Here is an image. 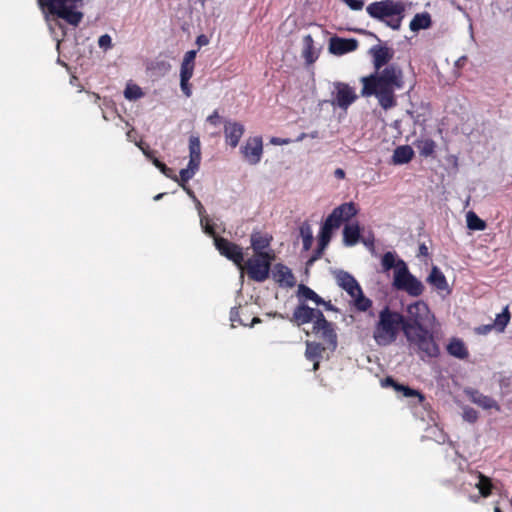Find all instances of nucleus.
Wrapping results in <instances>:
<instances>
[{
	"mask_svg": "<svg viewBox=\"0 0 512 512\" xmlns=\"http://www.w3.org/2000/svg\"><path fill=\"white\" fill-rule=\"evenodd\" d=\"M363 96L375 95L380 106L385 109H391L396 106L397 101L395 91L404 86V75L402 69L396 64H390L380 71L362 77Z\"/></svg>",
	"mask_w": 512,
	"mask_h": 512,
	"instance_id": "nucleus-1",
	"label": "nucleus"
},
{
	"mask_svg": "<svg viewBox=\"0 0 512 512\" xmlns=\"http://www.w3.org/2000/svg\"><path fill=\"white\" fill-rule=\"evenodd\" d=\"M356 214L357 208L353 202L343 203L333 209L321 227L318 248L311 257L309 261L310 263L322 256L323 251L326 249L332 238L333 230L338 229L343 222L350 221V219Z\"/></svg>",
	"mask_w": 512,
	"mask_h": 512,
	"instance_id": "nucleus-2",
	"label": "nucleus"
},
{
	"mask_svg": "<svg viewBox=\"0 0 512 512\" xmlns=\"http://www.w3.org/2000/svg\"><path fill=\"white\" fill-rule=\"evenodd\" d=\"M431 330L432 326L403 327V333L408 342L410 351L418 354L422 360L435 358L440 353L439 346Z\"/></svg>",
	"mask_w": 512,
	"mask_h": 512,
	"instance_id": "nucleus-3",
	"label": "nucleus"
},
{
	"mask_svg": "<svg viewBox=\"0 0 512 512\" xmlns=\"http://www.w3.org/2000/svg\"><path fill=\"white\" fill-rule=\"evenodd\" d=\"M367 14L392 30H399L405 17L406 4L400 0H381L366 7Z\"/></svg>",
	"mask_w": 512,
	"mask_h": 512,
	"instance_id": "nucleus-4",
	"label": "nucleus"
},
{
	"mask_svg": "<svg viewBox=\"0 0 512 512\" xmlns=\"http://www.w3.org/2000/svg\"><path fill=\"white\" fill-rule=\"evenodd\" d=\"M403 326L404 315L385 307L379 312L373 338L379 346H388L396 341L399 331H403Z\"/></svg>",
	"mask_w": 512,
	"mask_h": 512,
	"instance_id": "nucleus-5",
	"label": "nucleus"
},
{
	"mask_svg": "<svg viewBox=\"0 0 512 512\" xmlns=\"http://www.w3.org/2000/svg\"><path fill=\"white\" fill-rule=\"evenodd\" d=\"M42 9H47L52 15L63 19L68 24L78 26L83 19V13L77 9L83 0H37Z\"/></svg>",
	"mask_w": 512,
	"mask_h": 512,
	"instance_id": "nucleus-6",
	"label": "nucleus"
},
{
	"mask_svg": "<svg viewBox=\"0 0 512 512\" xmlns=\"http://www.w3.org/2000/svg\"><path fill=\"white\" fill-rule=\"evenodd\" d=\"M275 253H261L250 257L243 266L248 277L255 282H264L269 278L271 263L275 260Z\"/></svg>",
	"mask_w": 512,
	"mask_h": 512,
	"instance_id": "nucleus-7",
	"label": "nucleus"
},
{
	"mask_svg": "<svg viewBox=\"0 0 512 512\" xmlns=\"http://www.w3.org/2000/svg\"><path fill=\"white\" fill-rule=\"evenodd\" d=\"M435 321L434 315L431 313L428 305L423 301H416L408 305L406 316H404V326L426 327L433 326Z\"/></svg>",
	"mask_w": 512,
	"mask_h": 512,
	"instance_id": "nucleus-8",
	"label": "nucleus"
},
{
	"mask_svg": "<svg viewBox=\"0 0 512 512\" xmlns=\"http://www.w3.org/2000/svg\"><path fill=\"white\" fill-rule=\"evenodd\" d=\"M398 266L393 285L399 290L406 291L411 296H420L424 291L422 282L409 272L405 262H400Z\"/></svg>",
	"mask_w": 512,
	"mask_h": 512,
	"instance_id": "nucleus-9",
	"label": "nucleus"
},
{
	"mask_svg": "<svg viewBox=\"0 0 512 512\" xmlns=\"http://www.w3.org/2000/svg\"><path fill=\"white\" fill-rule=\"evenodd\" d=\"M197 210L200 217V225L203 232L213 238L215 247L219 251L221 255H224V238L220 236L217 232L218 225L208 214H206V210L201 204L200 201L197 202Z\"/></svg>",
	"mask_w": 512,
	"mask_h": 512,
	"instance_id": "nucleus-10",
	"label": "nucleus"
},
{
	"mask_svg": "<svg viewBox=\"0 0 512 512\" xmlns=\"http://www.w3.org/2000/svg\"><path fill=\"white\" fill-rule=\"evenodd\" d=\"M312 333L319 335L327 344V348L335 350L337 347V334L334 324L327 321L324 315L320 316L312 326Z\"/></svg>",
	"mask_w": 512,
	"mask_h": 512,
	"instance_id": "nucleus-11",
	"label": "nucleus"
},
{
	"mask_svg": "<svg viewBox=\"0 0 512 512\" xmlns=\"http://www.w3.org/2000/svg\"><path fill=\"white\" fill-rule=\"evenodd\" d=\"M244 160L250 165L260 162L263 153V142L259 136L250 137L240 149Z\"/></svg>",
	"mask_w": 512,
	"mask_h": 512,
	"instance_id": "nucleus-12",
	"label": "nucleus"
},
{
	"mask_svg": "<svg viewBox=\"0 0 512 512\" xmlns=\"http://www.w3.org/2000/svg\"><path fill=\"white\" fill-rule=\"evenodd\" d=\"M323 312L319 309L309 307L305 303H300L295 309L289 320L297 326L304 325L309 322L315 323Z\"/></svg>",
	"mask_w": 512,
	"mask_h": 512,
	"instance_id": "nucleus-13",
	"label": "nucleus"
},
{
	"mask_svg": "<svg viewBox=\"0 0 512 512\" xmlns=\"http://www.w3.org/2000/svg\"><path fill=\"white\" fill-rule=\"evenodd\" d=\"M369 53L373 57V65L375 71H380L384 67L390 65L389 62L394 56V51L392 48L380 45L373 46L369 50Z\"/></svg>",
	"mask_w": 512,
	"mask_h": 512,
	"instance_id": "nucleus-14",
	"label": "nucleus"
},
{
	"mask_svg": "<svg viewBox=\"0 0 512 512\" xmlns=\"http://www.w3.org/2000/svg\"><path fill=\"white\" fill-rule=\"evenodd\" d=\"M336 93L333 100V104H336L342 109H346L351 105L357 98L354 90L344 83H336Z\"/></svg>",
	"mask_w": 512,
	"mask_h": 512,
	"instance_id": "nucleus-15",
	"label": "nucleus"
},
{
	"mask_svg": "<svg viewBox=\"0 0 512 512\" xmlns=\"http://www.w3.org/2000/svg\"><path fill=\"white\" fill-rule=\"evenodd\" d=\"M358 41L356 39H344L332 37L329 41V51L334 55H343L356 50Z\"/></svg>",
	"mask_w": 512,
	"mask_h": 512,
	"instance_id": "nucleus-16",
	"label": "nucleus"
},
{
	"mask_svg": "<svg viewBox=\"0 0 512 512\" xmlns=\"http://www.w3.org/2000/svg\"><path fill=\"white\" fill-rule=\"evenodd\" d=\"M466 395L471 402L485 410L495 409L496 411H500L499 404L493 398L480 393L478 390L468 389L466 390Z\"/></svg>",
	"mask_w": 512,
	"mask_h": 512,
	"instance_id": "nucleus-17",
	"label": "nucleus"
},
{
	"mask_svg": "<svg viewBox=\"0 0 512 512\" xmlns=\"http://www.w3.org/2000/svg\"><path fill=\"white\" fill-rule=\"evenodd\" d=\"M273 279L280 285L293 287L295 285V277L292 271L283 264H276L272 270Z\"/></svg>",
	"mask_w": 512,
	"mask_h": 512,
	"instance_id": "nucleus-18",
	"label": "nucleus"
},
{
	"mask_svg": "<svg viewBox=\"0 0 512 512\" xmlns=\"http://www.w3.org/2000/svg\"><path fill=\"white\" fill-rule=\"evenodd\" d=\"M272 241V236L269 234H263L261 232H255L251 235V246L255 255L261 253H269L274 252L270 249V243Z\"/></svg>",
	"mask_w": 512,
	"mask_h": 512,
	"instance_id": "nucleus-19",
	"label": "nucleus"
},
{
	"mask_svg": "<svg viewBox=\"0 0 512 512\" xmlns=\"http://www.w3.org/2000/svg\"><path fill=\"white\" fill-rule=\"evenodd\" d=\"M427 282L439 291H446L447 293H450L446 277L437 266L432 267L431 272L427 277Z\"/></svg>",
	"mask_w": 512,
	"mask_h": 512,
	"instance_id": "nucleus-20",
	"label": "nucleus"
},
{
	"mask_svg": "<svg viewBox=\"0 0 512 512\" xmlns=\"http://www.w3.org/2000/svg\"><path fill=\"white\" fill-rule=\"evenodd\" d=\"M196 55L197 50H190L187 51L183 57L180 68V78H184V81L186 79H191L193 76Z\"/></svg>",
	"mask_w": 512,
	"mask_h": 512,
	"instance_id": "nucleus-21",
	"label": "nucleus"
},
{
	"mask_svg": "<svg viewBox=\"0 0 512 512\" xmlns=\"http://www.w3.org/2000/svg\"><path fill=\"white\" fill-rule=\"evenodd\" d=\"M360 226L358 223L346 224L343 229V243L345 246H354L360 241Z\"/></svg>",
	"mask_w": 512,
	"mask_h": 512,
	"instance_id": "nucleus-22",
	"label": "nucleus"
},
{
	"mask_svg": "<svg viewBox=\"0 0 512 512\" xmlns=\"http://www.w3.org/2000/svg\"><path fill=\"white\" fill-rule=\"evenodd\" d=\"M245 129L241 123L226 121V139L230 140V145L236 147L242 137Z\"/></svg>",
	"mask_w": 512,
	"mask_h": 512,
	"instance_id": "nucleus-23",
	"label": "nucleus"
},
{
	"mask_svg": "<svg viewBox=\"0 0 512 512\" xmlns=\"http://www.w3.org/2000/svg\"><path fill=\"white\" fill-rule=\"evenodd\" d=\"M414 151L409 145H402L394 150L392 160L394 164H406L412 160Z\"/></svg>",
	"mask_w": 512,
	"mask_h": 512,
	"instance_id": "nucleus-24",
	"label": "nucleus"
},
{
	"mask_svg": "<svg viewBox=\"0 0 512 512\" xmlns=\"http://www.w3.org/2000/svg\"><path fill=\"white\" fill-rule=\"evenodd\" d=\"M225 253H226V258L232 260L238 267L241 271H243V260H244V256H243V252H242V249L227 241L226 240V248H225Z\"/></svg>",
	"mask_w": 512,
	"mask_h": 512,
	"instance_id": "nucleus-25",
	"label": "nucleus"
},
{
	"mask_svg": "<svg viewBox=\"0 0 512 512\" xmlns=\"http://www.w3.org/2000/svg\"><path fill=\"white\" fill-rule=\"evenodd\" d=\"M189 153V162L194 166H199L201 161V144L197 136H190L189 138Z\"/></svg>",
	"mask_w": 512,
	"mask_h": 512,
	"instance_id": "nucleus-26",
	"label": "nucleus"
},
{
	"mask_svg": "<svg viewBox=\"0 0 512 512\" xmlns=\"http://www.w3.org/2000/svg\"><path fill=\"white\" fill-rule=\"evenodd\" d=\"M447 351L450 355L459 359H465L468 357V351L465 344L460 339H452L447 346Z\"/></svg>",
	"mask_w": 512,
	"mask_h": 512,
	"instance_id": "nucleus-27",
	"label": "nucleus"
},
{
	"mask_svg": "<svg viewBox=\"0 0 512 512\" xmlns=\"http://www.w3.org/2000/svg\"><path fill=\"white\" fill-rule=\"evenodd\" d=\"M409 26L410 29L414 32L421 29H427L431 26V17L427 12L416 14L410 22Z\"/></svg>",
	"mask_w": 512,
	"mask_h": 512,
	"instance_id": "nucleus-28",
	"label": "nucleus"
},
{
	"mask_svg": "<svg viewBox=\"0 0 512 512\" xmlns=\"http://www.w3.org/2000/svg\"><path fill=\"white\" fill-rule=\"evenodd\" d=\"M313 44L314 41L311 35H306L303 38V56L307 63H313L317 58Z\"/></svg>",
	"mask_w": 512,
	"mask_h": 512,
	"instance_id": "nucleus-29",
	"label": "nucleus"
},
{
	"mask_svg": "<svg viewBox=\"0 0 512 512\" xmlns=\"http://www.w3.org/2000/svg\"><path fill=\"white\" fill-rule=\"evenodd\" d=\"M476 476L478 478V482L475 484L476 488L479 490L482 497H488L494 487L491 483V479L480 472H478Z\"/></svg>",
	"mask_w": 512,
	"mask_h": 512,
	"instance_id": "nucleus-30",
	"label": "nucleus"
},
{
	"mask_svg": "<svg viewBox=\"0 0 512 512\" xmlns=\"http://www.w3.org/2000/svg\"><path fill=\"white\" fill-rule=\"evenodd\" d=\"M400 262H404L402 259H396V255L393 252H386L382 257V267L384 271H389L394 268V274L397 272L398 265Z\"/></svg>",
	"mask_w": 512,
	"mask_h": 512,
	"instance_id": "nucleus-31",
	"label": "nucleus"
},
{
	"mask_svg": "<svg viewBox=\"0 0 512 512\" xmlns=\"http://www.w3.org/2000/svg\"><path fill=\"white\" fill-rule=\"evenodd\" d=\"M298 296L307 300H312L316 303V305H320V303H324V299H322L318 294H316L311 288L304 284H300L298 286Z\"/></svg>",
	"mask_w": 512,
	"mask_h": 512,
	"instance_id": "nucleus-32",
	"label": "nucleus"
},
{
	"mask_svg": "<svg viewBox=\"0 0 512 512\" xmlns=\"http://www.w3.org/2000/svg\"><path fill=\"white\" fill-rule=\"evenodd\" d=\"M198 168L199 166H194L189 162L187 168L180 170L177 182L183 189H186L187 182L195 175Z\"/></svg>",
	"mask_w": 512,
	"mask_h": 512,
	"instance_id": "nucleus-33",
	"label": "nucleus"
},
{
	"mask_svg": "<svg viewBox=\"0 0 512 512\" xmlns=\"http://www.w3.org/2000/svg\"><path fill=\"white\" fill-rule=\"evenodd\" d=\"M416 148L418 149L420 155L424 157L431 156L435 150V142L431 139H421L416 141Z\"/></svg>",
	"mask_w": 512,
	"mask_h": 512,
	"instance_id": "nucleus-34",
	"label": "nucleus"
},
{
	"mask_svg": "<svg viewBox=\"0 0 512 512\" xmlns=\"http://www.w3.org/2000/svg\"><path fill=\"white\" fill-rule=\"evenodd\" d=\"M467 227L470 230L482 231L486 228V223L480 219L475 212L469 211L466 215Z\"/></svg>",
	"mask_w": 512,
	"mask_h": 512,
	"instance_id": "nucleus-35",
	"label": "nucleus"
},
{
	"mask_svg": "<svg viewBox=\"0 0 512 512\" xmlns=\"http://www.w3.org/2000/svg\"><path fill=\"white\" fill-rule=\"evenodd\" d=\"M300 235L303 241V249L308 251L313 243V232L309 224L304 223L300 227Z\"/></svg>",
	"mask_w": 512,
	"mask_h": 512,
	"instance_id": "nucleus-36",
	"label": "nucleus"
},
{
	"mask_svg": "<svg viewBox=\"0 0 512 512\" xmlns=\"http://www.w3.org/2000/svg\"><path fill=\"white\" fill-rule=\"evenodd\" d=\"M510 320V313L508 310V307H505L502 313L498 314L494 320V329H496L498 332H503L509 323Z\"/></svg>",
	"mask_w": 512,
	"mask_h": 512,
	"instance_id": "nucleus-37",
	"label": "nucleus"
},
{
	"mask_svg": "<svg viewBox=\"0 0 512 512\" xmlns=\"http://www.w3.org/2000/svg\"><path fill=\"white\" fill-rule=\"evenodd\" d=\"M325 348L320 343L307 342L305 355L308 359L314 360L321 357V354Z\"/></svg>",
	"mask_w": 512,
	"mask_h": 512,
	"instance_id": "nucleus-38",
	"label": "nucleus"
},
{
	"mask_svg": "<svg viewBox=\"0 0 512 512\" xmlns=\"http://www.w3.org/2000/svg\"><path fill=\"white\" fill-rule=\"evenodd\" d=\"M124 96L127 100L135 101L144 96L142 89L136 84H127L124 90Z\"/></svg>",
	"mask_w": 512,
	"mask_h": 512,
	"instance_id": "nucleus-39",
	"label": "nucleus"
},
{
	"mask_svg": "<svg viewBox=\"0 0 512 512\" xmlns=\"http://www.w3.org/2000/svg\"><path fill=\"white\" fill-rule=\"evenodd\" d=\"M335 275L337 284L343 289L356 282V279L346 271L340 270L336 272Z\"/></svg>",
	"mask_w": 512,
	"mask_h": 512,
	"instance_id": "nucleus-40",
	"label": "nucleus"
},
{
	"mask_svg": "<svg viewBox=\"0 0 512 512\" xmlns=\"http://www.w3.org/2000/svg\"><path fill=\"white\" fill-rule=\"evenodd\" d=\"M353 300H354L356 308L360 311H366L372 305V301L370 299L366 298L362 291H361L360 295H357Z\"/></svg>",
	"mask_w": 512,
	"mask_h": 512,
	"instance_id": "nucleus-41",
	"label": "nucleus"
},
{
	"mask_svg": "<svg viewBox=\"0 0 512 512\" xmlns=\"http://www.w3.org/2000/svg\"><path fill=\"white\" fill-rule=\"evenodd\" d=\"M383 387H392L398 394L401 393V390H404L406 385L397 383L392 377H386L382 381Z\"/></svg>",
	"mask_w": 512,
	"mask_h": 512,
	"instance_id": "nucleus-42",
	"label": "nucleus"
},
{
	"mask_svg": "<svg viewBox=\"0 0 512 512\" xmlns=\"http://www.w3.org/2000/svg\"><path fill=\"white\" fill-rule=\"evenodd\" d=\"M400 394L406 398L416 397L419 402L424 400V396L418 390H414L408 386H405L404 390H401Z\"/></svg>",
	"mask_w": 512,
	"mask_h": 512,
	"instance_id": "nucleus-43",
	"label": "nucleus"
},
{
	"mask_svg": "<svg viewBox=\"0 0 512 512\" xmlns=\"http://www.w3.org/2000/svg\"><path fill=\"white\" fill-rule=\"evenodd\" d=\"M400 394L406 398L416 397L419 402L424 400V396L418 390H414L408 386H405L404 390H401Z\"/></svg>",
	"mask_w": 512,
	"mask_h": 512,
	"instance_id": "nucleus-44",
	"label": "nucleus"
},
{
	"mask_svg": "<svg viewBox=\"0 0 512 512\" xmlns=\"http://www.w3.org/2000/svg\"><path fill=\"white\" fill-rule=\"evenodd\" d=\"M98 45L101 49L104 51H107L112 48V38L108 34H104L99 37L98 39Z\"/></svg>",
	"mask_w": 512,
	"mask_h": 512,
	"instance_id": "nucleus-45",
	"label": "nucleus"
},
{
	"mask_svg": "<svg viewBox=\"0 0 512 512\" xmlns=\"http://www.w3.org/2000/svg\"><path fill=\"white\" fill-rule=\"evenodd\" d=\"M463 418L464 420L473 423L478 418V413L473 408H465L463 412Z\"/></svg>",
	"mask_w": 512,
	"mask_h": 512,
	"instance_id": "nucleus-46",
	"label": "nucleus"
},
{
	"mask_svg": "<svg viewBox=\"0 0 512 512\" xmlns=\"http://www.w3.org/2000/svg\"><path fill=\"white\" fill-rule=\"evenodd\" d=\"M344 290L351 296V298H355L357 295H360L362 289L360 287V285L358 284V282H354L353 284H351L350 286H348L347 288H344Z\"/></svg>",
	"mask_w": 512,
	"mask_h": 512,
	"instance_id": "nucleus-47",
	"label": "nucleus"
},
{
	"mask_svg": "<svg viewBox=\"0 0 512 512\" xmlns=\"http://www.w3.org/2000/svg\"><path fill=\"white\" fill-rule=\"evenodd\" d=\"M230 321H231V326L232 327L236 326L235 325L236 322H238V323H240V324H242L244 326H247V324L242 319L239 318V310L236 309V308H233L230 311Z\"/></svg>",
	"mask_w": 512,
	"mask_h": 512,
	"instance_id": "nucleus-48",
	"label": "nucleus"
},
{
	"mask_svg": "<svg viewBox=\"0 0 512 512\" xmlns=\"http://www.w3.org/2000/svg\"><path fill=\"white\" fill-rule=\"evenodd\" d=\"M190 79H186L184 81V78H180V87L182 92L185 94V96L190 97L192 94L191 85L189 83Z\"/></svg>",
	"mask_w": 512,
	"mask_h": 512,
	"instance_id": "nucleus-49",
	"label": "nucleus"
},
{
	"mask_svg": "<svg viewBox=\"0 0 512 512\" xmlns=\"http://www.w3.org/2000/svg\"><path fill=\"white\" fill-rule=\"evenodd\" d=\"M352 10H361L364 6L362 0H343Z\"/></svg>",
	"mask_w": 512,
	"mask_h": 512,
	"instance_id": "nucleus-50",
	"label": "nucleus"
},
{
	"mask_svg": "<svg viewBox=\"0 0 512 512\" xmlns=\"http://www.w3.org/2000/svg\"><path fill=\"white\" fill-rule=\"evenodd\" d=\"M207 122L211 125L217 126L221 123V117L217 111L207 117Z\"/></svg>",
	"mask_w": 512,
	"mask_h": 512,
	"instance_id": "nucleus-51",
	"label": "nucleus"
},
{
	"mask_svg": "<svg viewBox=\"0 0 512 512\" xmlns=\"http://www.w3.org/2000/svg\"><path fill=\"white\" fill-rule=\"evenodd\" d=\"M166 177L174 180V181H178V177L175 173V171L172 169V168H169L167 167V165L165 164V168L161 169L160 170Z\"/></svg>",
	"mask_w": 512,
	"mask_h": 512,
	"instance_id": "nucleus-52",
	"label": "nucleus"
},
{
	"mask_svg": "<svg viewBox=\"0 0 512 512\" xmlns=\"http://www.w3.org/2000/svg\"><path fill=\"white\" fill-rule=\"evenodd\" d=\"M143 152L146 155V157L148 159H150L155 166H156V164H158L160 162V160L155 157V152L154 151L144 150L143 149Z\"/></svg>",
	"mask_w": 512,
	"mask_h": 512,
	"instance_id": "nucleus-53",
	"label": "nucleus"
},
{
	"mask_svg": "<svg viewBox=\"0 0 512 512\" xmlns=\"http://www.w3.org/2000/svg\"><path fill=\"white\" fill-rule=\"evenodd\" d=\"M492 329H494V325L493 324H489V325H483V326L478 327L476 329V331H477L478 334H487Z\"/></svg>",
	"mask_w": 512,
	"mask_h": 512,
	"instance_id": "nucleus-54",
	"label": "nucleus"
},
{
	"mask_svg": "<svg viewBox=\"0 0 512 512\" xmlns=\"http://www.w3.org/2000/svg\"><path fill=\"white\" fill-rule=\"evenodd\" d=\"M209 43V39L208 37L205 35V34H201L197 37L196 39V44L199 46V47H202V46H205Z\"/></svg>",
	"mask_w": 512,
	"mask_h": 512,
	"instance_id": "nucleus-55",
	"label": "nucleus"
},
{
	"mask_svg": "<svg viewBox=\"0 0 512 512\" xmlns=\"http://www.w3.org/2000/svg\"><path fill=\"white\" fill-rule=\"evenodd\" d=\"M360 240L366 247L372 248L374 245V237L372 235L362 239L360 238Z\"/></svg>",
	"mask_w": 512,
	"mask_h": 512,
	"instance_id": "nucleus-56",
	"label": "nucleus"
},
{
	"mask_svg": "<svg viewBox=\"0 0 512 512\" xmlns=\"http://www.w3.org/2000/svg\"><path fill=\"white\" fill-rule=\"evenodd\" d=\"M334 175L338 179H344L345 178V171L343 169H341V168H337L334 171Z\"/></svg>",
	"mask_w": 512,
	"mask_h": 512,
	"instance_id": "nucleus-57",
	"label": "nucleus"
},
{
	"mask_svg": "<svg viewBox=\"0 0 512 512\" xmlns=\"http://www.w3.org/2000/svg\"><path fill=\"white\" fill-rule=\"evenodd\" d=\"M320 305H323L326 310L337 311V309L331 304L330 301L327 302L324 300V303H320Z\"/></svg>",
	"mask_w": 512,
	"mask_h": 512,
	"instance_id": "nucleus-58",
	"label": "nucleus"
},
{
	"mask_svg": "<svg viewBox=\"0 0 512 512\" xmlns=\"http://www.w3.org/2000/svg\"><path fill=\"white\" fill-rule=\"evenodd\" d=\"M419 252H420V254H421V255H423V256L428 255V248L426 247V245H425V244L420 245V247H419Z\"/></svg>",
	"mask_w": 512,
	"mask_h": 512,
	"instance_id": "nucleus-59",
	"label": "nucleus"
},
{
	"mask_svg": "<svg viewBox=\"0 0 512 512\" xmlns=\"http://www.w3.org/2000/svg\"><path fill=\"white\" fill-rule=\"evenodd\" d=\"M184 190L187 192V194H188L190 197H192V198L196 201V203L199 201V200H197V198H196V196H195L194 192H193V191H192V190H191L187 185H186V189H184Z\"/></svg>",
	"mask_w": 512,
	"mask_h": 512,
	"instance_id": "nucleus-60",
	"label": "nucleus"
},
{
	"mask_svg": "<svg viewBox=\"0 0 512 512\" xmlns=\"http://www.w3.org/2000/svg\"><path fill=\"white\" fill-rule=\"evenodd\" d=\"M156 167H157L159 170H161V169L165 168V164H164L163 162H161V161H160L158 164H156Z\"/></svg>",
	"mask_w": 512,
	"mask_h": 512,
	"instance_id": "nucleus-61",
	"label": "nucleus"
},
{
	"mask_svg": "<svg viewBox=\"0 0 512 512\" xmlns=\"http://www.w3.org/2000/svg\"><path fill=\"white\" fill-rule=\"evenodd\" d=\"M258 322H260V319H259V318H257V317H254V318L252 319V322H251L249 325H250V326H253L255 323H258Z\"/></svg>",
	"mask_w": 512,
	"mask_h": 512,
	"instance_id": "nucleus-62",
	"label": "nucleus"
},
{
	"mask_svg": "<svg viewBox=\"0 0 512 512\" xmlns=\"http://www.w3.org/2000/svg\"><path fill=\"white\" fill-rule=\"evenodd\" d=\"M271 142H272L273 144H280V143H281L280 139H278V138H272V139H271Z\"/></svg>",
	"mask_w": 512,
	"mask_h": 512,
	"instance_id": "nucleus-63",
	"label": "nucleus"
},
{
	"mask_svg": "<svg viewBox=\"0 0 512 512\" xmlns=\"http://www.w3.org/2000/svg\"><path fill=\"white\" fill-rule=\"evenodd\" d=\"M309 136H310L311 138H317V137H318V132H317V131H314V132H312L311 134H309Z\"/></svg>",
	"mask_w": 512,
	"mask_h": 512,
	"instance_id": "nucleus-64",
	"label": "nucleus"
}]
</instances>
